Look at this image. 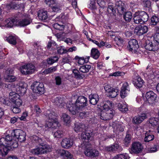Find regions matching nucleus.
<instances>
[{
  "instance_id": "61",
  "label": "nucleus",
  "mask_w": 159,
  "mask_h": 159,
  "mask_svg": "<svg viewBox=\"0 0 159 159\" xmlns=\"http://www.w3.org/2000/svg\"><path fill=\"white\" fill-rule=\"evenodd\" d=\"M7 98H4L1 97L0 98V102L2 103L5 104L6 105H10V102L8 100H7Z\"/></svg>"
},
{
  "instance_id": "6",
  "label": "nucleus",
  "mask_w": 159,
  "mask_h": 159,
  "mask_svg": "<svg viewBox=\"0 0 159 159\" xmlns=\"http://www.w3.org/2000/svg\"><path fill=\"white\" fill-rule=\"evenodd\" d=\"M141 43H142V46L144 47L147 50L155 51L158 49L157 45L153 44L151 41L148 39H143Z\"/></svg>"
},
{
  "instance_id": "14",
  "label": "nucleus",
  "mask_w": 159,
  "mask_h": 159,
  "mask_svg": "<svg viewBox=\"0 0 159 159\" xmlns=\"http://www.w3.org/2000/svg\"><path fill=\"white\" fill-rule=\"evenodd\" d=\"M16 16L15 18H9L6 20L4 22V25H1L0 27L6 28H11L13 26H17V19Z\"/></svg>"
},
{
  "instance_id": "40",
  "label": "nucleus",
  "mask_w": 159,
  "mask_h": 159,
  "mask_svg": "<svg viewBox=\"0 0 159 159\" xmlns=\"http://www.w3.org/2000/svg\"><path fill=\"white\" fill-rule=\"evenodd\" d=\"M91 113L88 111H83L80 112L79 114V117L80 119H89V117Z\"/></svg>"
},
{
  "instance_id": "1",
  "label": "nucleus",
  "mask_w": 159,
  "mask_h": 159,
  "mask_svg": "<svg viewBox=\"0 0 159 159\" xmlns=\"http://www.w3.org/2000/svg\"><path fill=\"white\" fill-rule=\"evenodd\" d=\"M87 98L84 96H79L75 104H67L66 107L70 113L75 115L79 110L84 109L88 105Z\"/></svg>"
},
{
  "instance_id": "25",
  "label": "nucleus",
  "mask_w": 159,
  "mask_h": 159,
  "mask_svg": "<svg viewBox=\"0 0 159 159\" xmlns=\"http://www.w3.org/2000/svg\"><path fill=\"white\" fill-rule=\"evenodd\" d=\"M27 85L26 83L21 82L19 84V86L16 88V91L21 94H24L27 90Z\"/></svg>"
},
{
  "instance_id": "37",
  "label": "nucleus",
  "mask_w": 159,
  "mask_h": 159,
  "mask_svg": "<svg viewBox=\"0 0 159 159\" xmlns=\"http://www.w3.org/2000/svg\"><path fill=\"white\" fill-rule=\"evenodd\" d=\"M138 12H136L133 15V20L134 23L136 24H143V22L140 19V16H139Z\"/></svg>"
},
{
  "instance_id": "58",
  "label": "nucleus",
  "mask_w": 159,
  "mask_h": 159,
  "mask_svg": "<svg viewBox=\"0 0 159 159\" xmlns=\"http://www.w3.org/2000/svg\"><path fill=\"white\" fill-rule=\"evenodd\" d=\"M57 68L56 66L52 67L45 70L44 71V72L46 74L51 73L56 71L57 70Z\"/></svg>"
},
{
  "instance_id": "46",
  "label": "nucleus",
  "mask_w": 159,
  "mask_h": 159,
  "mask_svg": "<svg viewBox=\"0 0 159 159\" xmlns=\"http://www.w3.org/2000/svg\"><path fill=\"white\" fill-rule=\"evenodd\" d=\"M149 122L153 126L157 125L159 123V116L157 118H151L149 120Z\"/></svg>"
},
{
  "instance_id": "17",
  "label": "nucleus",
  "mask_w": 159,
  "mask_h": 159,
  "mask_svg": "<svg viewBox=\"0 0 159 159\" xmlns=\"http://www.w3.org/2000/svg\"><path fill=\"white\" fill-rule=\"evenodd\" d=\"M129 91V84L127 82L124 83L121 88L120 92V96L121 98H125L128 92Z\"/></svg>"
},
{
  "instance_id": "5",
  "label": "nucleus",
  "mask_w": 159,
  "mask_h": 159,
  "mask_svg": "<svg viewBox=\"0 0 159 159\" xmlns=\"http://www.w3.org/2000/svg\"><path fill=\"white\" fill-rule=\"evenodd\" d=\"M50 150V146L48 145L39 146L37 148L31 149L30 152L36 155L47 153Z\"/></svg>"
},
{
  "instance_id": "7",
  "label": "nucleus",
  "mask_w": 159,
  "mask_h": 159,
  "mask_svg": "<svg viewBox=\"0 0 159 159\" xmlns=\"http://www.w3.org/2000/svg\"><path fill=\"white\" fill-rule=\"evenodd\" d=\"M31 88L33 92L39 94H42L44 92V88L43 83L35 81L31 85Z\"/></svg>"
},
{
  "instance_id": "31",
  "label": "nucleus",
  "mask_w": 159,
  "mask_h": 159,
  "mask_svg": "<svg viewBox=\"0 0 159 159\" xmlns=\"http://www.w3.org/2000/svg\"><path fill=\"white\" fill-rule=\"evenodd\" d=\"M92 133L87 132L84 131L81 134V138L82 140H86L87 142L89 141L92 139L93 138L91 136Z\"/></svg>"
},
{
  "instance_id": "41",
  "label": "nucleus",
  "mask_w": 159,
  "mask_h": 159,
  "mask_svg": "<svg viewBox=\"0 0 159 159\" xmlns=\"http://www.w3.org/2000/svg\"><path fill=\"white\" fill-rule=\"evenodd\" d=\"M58 59L59 57L57 56L51 57L47 60L48 63L49 65H52L54 63L57 62Z\"/></svg>"
},
{
  "instance_id": "50",
  "label": "nucleus",
  "mask_w": 159,
  "mask_h": 159,
  "mask_svg": "<svg viewBox=\"0 0 159 159\" xmlns=\"http://www.w3.org/2000/svg\"><path fill=\"white\" fill-rule=\"evenodd\" d=\"M57 53L59 54L65 53L67 52V50L64 48V47L63 46L57 47Z\"/></svg>"
},
{
  "instance_id": "18",
  "label": "nucleus",
  "mask_w": 159,
  "mask_h": 159,
  "mask_svg": "<svg viewBox=\"0 0 159 159\" xmlns=\"http://www.w3.org/2000/svg\"><path fill=\"white\" fill-rule=\"evenodd\" d=\"M116 9L120 14H122L125 12L126 9L125 6L124 2L121 1L116 2L115 3Z\"/></svg>"
},
{
  "instance_id": "24",
  "label": "nucleus",
  "mask_w": 159,
  "mask_h": 159,
  "mask_svg": "<svg viewBox=\"0 0 159 159\" xmlns=\"http://www.w3.org/2000/svg\"><path fill=\"white\" fill-rule=\"evenodd\" d=\"M0 159H5V157L7 155L10 150L9 147L4 145H0Z\"/></svg>"
},
{
  "instance_id": "4",
  "label": "nucleus",
  "mask_w": 159,
  "mask_h": 159,
  "mask_svg": "<svg viewBox=\"0 0 159 159\" xmlns=\"http://www.w3.org/2000/svg\"><path fill=\"white\" fill-rule=\"evenodd\" d=\"M46 116L47 122L46 124V127L49 128H53V124L56 123L57 121L55 113L52 112L47 111L46 113Z\"/></svg>"
},
{
  "instance_id": "10",
  "label": "nucleus",
  "mask_w": 159,
  "mask_h": 159,
  "mask_svg": "<svg viewBox=\"0 0 159 159\" xmlns=\"http://www.w3.org/2000/svg\"><path fill=\"white\" fill-rule=\"evenodd\" d=\"M34 66L31 64H28L22 66L20 68L21 73L24 75L30 74L35 70Z\"/></svg>"
},
{
  "instance_id": "54",
  "label": "nucleus",
  "mask_w": 159,
  "mask_h": 159,
  "mask_svg": "<svg viewBox=\"0 0 159 159\" xmlns=\"http://www.w3.org/2000/svg\"><path fill=\"white\" fill-rule=\"evenodd\" d=\"M20 107L16 105L11 106L10 107V110L14 113H18L21 111V110L19 108Z\"/></svg>"
},
{
  "instance_id": "28",
  "label": "nucleus",
  "mask_w": 159,
  "mask_h": 159,
  "mask_svg": "<svg viewBox=\"0 0 159 159\" xmlns=\"http://www.w3.org/2000/svg\"><path fill=\"white\" fill-rule=\"evenodd\" d=\"M132 136L129 130H128L126 133V135L123 140L124 143L126 147H127L128 145L130 143Z\"/></svg>"
},
{
  "instance_id": "59",
  "label": "nucleus",
  "mask_w": 159,
  "mask_h": 159,
  "mask_svg": "<svg viewBox=\"0 0 159 159\" xmlns=\"http://www.w3.org/2000/svg\"><path fill=\"white\" fill-rule=\"evenodd\" d=\"M87 121L90 123L93 124L96 123L97 120L96 118L94 116H93L91 113L89 117V119H87Z\"/></svg>"
},
{
  "instance_id": "11",
  "label": "nucleus",
  "mask_w": 159,
  "mask_h": 159,
  "mask_svg": "<svg viewBox=\"0 0 159 159\" xmlns=\"http://www.w3.org/2000/svg\"><path fill=\"white\" fill-rule=\"evenodd\" d=\"M142 144L139 142H136L132 143L129 152L132 154H138L142 152Z\"/></svg>"
},
{
  "instance_id": "13",
  "label": "nucleus",
  "mask_w": 159,
  "mask_h": 159,
  "mask_svg": "<svg viewBox=\"0 0 159 159\" xmlns=\"http://www.w3.org/2000/svg\"><path fill=\"white\" fill-rule=\"evenodd\" d=\"M157 95L152 91L147 92L145 94L146 101L150 104H152L157 102Z\"/></svg>"
},
{
  "instance_id": "42",
  "label": "nucleus",
  "mask_w": 159,
  "mask_h": 159,
  "mask_svg": "<svg viewBox=\"0 0 159 159\" xmlns=\"http://www.w3.org/2000/svg\"><path fill=\"white\" fill-rule=\"evenodd\" d=\"M91 67V66L90 65H83L80 67L79 70L80 72L83 73H87L89 71Z\"/></svg>"
},
{
  "instance_id": "27",
  "label": "nucleus",
  "mask_w": 159,
  "mask_h": 159,
  "mask_svg": "<svg viewBox=\"0 0 159 159\" xmlns=\"http://www.w3.org/2000/svg\"><path fill=\"white\" fill-rule=\"evenodd\" d=\"M139 16H140L141 20L143 24H145L148 20V16L147 13L145 11H138Z\"/></svg>"
},
{
  "instance_id": "52",
  "label": "nucleus",
  "mask_w": 159,
  "mask_h": 159,
  "mask_svg": "<svg viewBox=\"0 0 159 159\" xmlns=\"http://www.w3.org/2000/svg\"><path fill=\"white\" fill-rule=\"evenodd\" d=\"M159 148V145L158 144H154L152 147L148 148V151L149 152L152 153L157 151Z\"/></svg>"
},
{
  "instance_id": "12",
  "label": "nucleus",
  "mask_w": 159,
  "mask_h": 159,
  "mask_svg": "<svg viewBox=\"0 0 159 159\" xmlns=\"http://www.w3.org/2000/svg\"><path fill=\"white\" fill-rule=\"evenodd\" d=\"M115 113V111L113 110L108 111H102L100 114V118L103 120H106L111 119Z\"/></svg>"
},
{
  "instance_id": "16",
  "label": "nucleus",
  "mask_w": 159,
  "mask_h": 159,
  "mask_svg": "<svg viewBox=\"0 0 159 159\" xmlns=\"http://www.w3.org/2000/svg\"><path fill=\"white\" fill-rule=\"evenodd\" d=\"M148 30V27L145 25H140L136 27L134 33L138 35L141 36L146 33Z\"/></svg>"
},
{
  "instance_id": "33",
  "label": "nucleus",
  "mask_w": 159,
  "mask_h": 159,
  "mask_svg": "<svg viewBox=\"0 0 159 159\" xmlns=\"http://www.w3.org/2000/svg\"><path fill=\"white\" fill-rule=\"evenodd\" d=\"M133 83L134 86L138 88H141L144 83L143 80L140 77H138L137 80L133 81Z\"/></svg>"
},
{
  "instance_id": "8",
  "label": "nucleus",
  "mask_w": 159,
  "mask_h": 159,
  "mask_svg": "<svg viewBox=\"0 0 159 159\" xmlns=\"http://www.w3.org/2000/svg\"><path fill=\"white\" fill-rule=\"evenodd\" d=\"M9 99L16 106L20 107L22 104V101L20 96L15 92L9 93Z\"/></svg>"
},
{
  "instance_id": "39",
  "label": "nucleus",
  "mask_w": 159,
  "mask_h": 159,
  "mask_svg": "<svg viewBox=\"0 0 159 159\" xmlns=\"http://www.w3.org/2000/svg\"><path fill=\"white\" fill-rule=\"evenodd\" d=\"M91 56L94 59H97L100 56V53L98 49L93 48L91 51Z\"/></svg>"
},
{
  "instance_id": "51",
  "label": "nucleus",
  "mask_w": 159,
  "mask_h": 159,
  "mask_svg": "<svg viewBox=\"0 0 159 159\" xmlns=\"http://www.w3.org/2000/svg\"><path fill=\"white\" fill-rule=\"evenodd\" d=\"M52 134L54 138H60L62 137L63 135V132L61 130H58L56 131L53 132Z\"/></svg>"
},
{
  "instance_id": "56",
  "label": "nucleus",
  "mask_w": 159,
  "mask_h": 159,
  "mask_svg": "<svg viewBox=\"0 0 159 159\" xmlns=\"http://www.w3.org/2000/svg\"><path fill=\"white\" fill-rule=\"evenodd\" d=\"M63 119L64 121L66 124H69L70 122V117L69 116L65 113H63L62 115Z\"/></svg>"
},
{
  "instance_id": "53",
  "label": "nucleus",
  "mask_w": 159,
  "mask_h": 159,
  "mask_svg": "<svg viewBox=\"0 0 159 159\" xmlns=\"http://www.w3.org/2000/svg\"><path fill=\"white\" fill-rule=\"evenodd\" d=\"M4 77L6 80L9 82H14L16 79V78L14 76L12 75H5Z\"/></svg>"
},
{
  "instance_id": "63",
  "label": "nucleus",
  "mask_w": 159,
  "mask_h": 159,
  "mask_svg": "<svg viewBox=\"0 0 159 159\" xmlns=\"http://www.w3.org/2000/svg\"><path fill=\"white\" fill-rule=\"evenodd\" d=\"M143 3L144 7L149 8L151 7V3L149 0H144Z\"/></svg>"
},
{
  "instance_id": "38",
  "label": "nucleus",
  "mask_w": 159,
  "mask_h": 159,
  "mask_svg": "<svg viewBox=\"0 0 159 159\" xmlns=\"http://www.w3.org/2000/svg\"><path fill=\"white\" fill-rule=\"evenodd\" d=\"M132 17V13L130 11L126 12L123 14V18L127 22L130 21Z\"/></svg>"
},
{
  "instance_id": "15",
  "label": "nucleus",
  "mask_w": 159,
  "mask_h": 159,
  "mask_svg": "<svg viewBox=\"0 0 159 159\" xmlns=\"http://www.w3.org/2000/svg\"><path fill=\"white\" fill-rule=\"evenodd\" d=\"M84 153L86 156L92 158L96 157L99 155L97 150L91 147L86 148L84 151Z\"/></svg>"
},
{
  "instance_id": "22",
  "label": "nucleus",
  "mask_w": 159,
  "mask_h": 159,
  "mask_svg": "<svg viewBox=\"0 0 159 159\" xmlns=\"http://www.w3.org/2000/svg\"><path fill=\"white\" fill-rule=\"evenodd\" d=\"M61 143L63 148L68 149L72 147L73 145V142L70 139L65 138L62 140Z\"/></svg>"
},
{
  "instance_id": "26",
  "label": "nucleus",
  "mask_w": 159,
  "mask_h": 159,
  "mask_svg": "<svg viewBox=\"0 0 159 159\" xmlns=\"http://www.w3.org/2000/svg\"><path fill=\"white\" fill-rule=\"evenodd\" d=\"M23 4L12 2L7 5V7L8 9H17L23 7Z\"/></svg>"
},
{
  "instance_id": "32",
  "label": "nucleus",
  "mask_w": 159,
  "mask_h": 159,
  "mask_svg": "<svg viewBox=\"0 0 159 159\" xmlns=\"http://www.w3.org/2000/svg\"><path fill=\"white\" fill-rule=\"evenodd\" d=\"M62 7V5L59 3H54L51 6L52 11L56 12H61Z\"/></svg>"
},
{
  "instance_id": "3",
  "label": "nucleus",
  "mask_w": 159,
  "mask_h": 159,
  "mask_svg": "<svg viewBox=\"0 0 159 159\" xmlns=\"http://www.w3.org/2000/svg\"><path fill=\"white\" fill-rule=\"evenodd\" d=\"M11 134L15 140L17 139L20 142H24L26 140V133L21 130L18 129L12 130Z\"/></svg>"
},
{
  "instance_id": "21",
  "label": "nucleus",
  "mask_w": 159,
  "mask_h": 159,
  "mask_svg": "<svg viewBox=\"0 0 159 159\" xmlns=\"http://www.w3.org/2000/svg\"><path fill=\"white\" fill-rule=\"evenodd\" d=\"M39 19L43 22H47L49 19L47 12L45 11L40 10L38 13Z\"/></svg>"
},
{
  "instance_id": "43",
  "label": "nucleus",
  "mask_w": 159,
  "mask_h": 159,
  "mask_svg": "<svg viewBox=\"0 0 159 159\" xmlns=\"http://www.w3.org/2000/svg\"><path fill=\"white\" fill-rule=\"evenodd\" d=\"M16 36H10L7 38V40L10 43L15 45L16 43Z\"/></svg>"
},
{
  "instance_id": "62",
  "label": "nucleus",
  "mask_w": 159,
  "mask_h": 159,
  "mask_svg": "<svg viewBox=\"0 0 159 159\" xmlns=\"http://www.w3.org/2000/svg\"><path fill=\"white\" fill-rule=\"evenodd\" d=\"M34 111L36 113V116H38L39 115V114L41 112V111L40 108L36 105H35L34 106Z\"/></svg>"
},
{
  "instance_id": "44",
  "label": "nucleus",
  "mask_w": 159,
  "mask_h": 159,
  "mask_svg": "<svg viewBox=\"0 0 159 159\" xmlns=\"http://www.w3.org/2000/svg\"><path fill=\"white\" fill-rule=\"evenodd\" d=\"M118 94V90L114 88L111 89V91L107 93V95L111 98L116 97Z\"/></svg>"
},
{
  "instance_id": "9",
  "label": "nucleus",
  "mask_w": 159,
  "mask_h": 159,
  "mask_svg": "<svg viewBox=\"0 0 159 159\" xmlns=\"http://www.w3.org/2000/svg\"><path fill=\"white\" fill-rule=\"evenodd\" d=\"M23 15L21 13H19L16 16L17 19V26L20 27H24L30 23V20L28 18H23Z\"/></svg>"
},
{
  "instance_id": "36",
  "label": "nucleus",
  "mask_w": 159,
  "mask_h": 159,
  "mask_svg": "<svg viewBox=\"0 0 159 159\" xmlns=\"http://www.w3.org/2000/svg\"><path fill=\"white\" fill-rule=\"evenodd\" d=\"M154 138V135L149 130L148 132H147L145 134L144 141L145 142H148L153 140Z\"/></svg>"
},
{
  "instance_id": "30",
  "label": "nucleus",
  "mask_w": 159,
  "mask_h": 159,
  "mask_svg": "<svg viewBox=\"0 0 159 159\" xmlns=\"http://www.w3.org/2000/svg\"><path fill=\"white\" fill-rule=\"evenodd\" d=\"M90 103L93 105L96 104L99 100V96L97 94H91L89 96Z\"/></svg>"
},
{
  "instance_id": "55",
  "label": "nucleus",
  "mask_w": 159,
  "mask_h": 159,
  "mask_svg": "<svg viewBox=\"0 0 159 159\" xmlns=\"http://www.w3.org/2000/svg\"><path fill=\"white\" fill-rule=\"evenodd\" d=\"M97 3L96 0H91L89 4V8L92 10H95L97 8L96 5Z\"/></svg>"
},
{
  "instance_id": "47",
  "label": "nucleus",
  "mask_w": 159,
  "mask_h": 159,
  "mask_svg": "<svg viewBox=\"0 0 159 159\" xmlns=\"http://www.w3.org/2000/svg\"><path fill=\"white\" fill-rule=\"evenodd\" d=\"M73 73L74 74L75 77L76 78L82 79L84 77V75L80 74L79 70L76 69L73 70Z\"/></svg>"
},
{
  "instance_id": "35",
  "label": "nucleus",
  "mask_w": 159,
  "mask_h": 159,
  "mask_svg": "<svg viewBox=\"0 0 159 159\" xmlns=\"http://www.w3.org/2000/svg\"><path fill=\"white\" fill-rule=\"evenodd\" d=\"M33 140L38 144L39 146H44L47 145L44 143V140L42 138L39 137L37 136H34L33 138Z\"/></svg>"
},
{
  "instance_id": "57",
  "label": "nucleus",
  "mask_w": 159,
  "mask_h": 159,
  "mask_svg": "<svg viewBox=\"0 0 159 159\" xmlns=\"http://www.w3.org/2000/svg\"><path fill=\"white\" fill-rule=\"evenodd\" d=\"M107 10L109 13L114 14L116 13V9L112 5H109L108 8H107Z\"/></svg>"
},
{
  "instance_id": "29",
  "label": "nucleus",
  "mask_w": 159,
  "mask_h": 159,
  "mask_svg": "<svg viewBox=\"0 0 159 159\" xmlns=\"http://www.w3.org/2000/svg\"><path fill=\"white\" fill-rule=\"evenodd\" d=\"M74 130L77 133L83 132L85 131L86 127L84 124L82 123H78L75 125L74 128Z\"/></svg>"
},
{
  "instance_id": "19",
  "label": "nucleus",
  "mask_w": 159,
  "mask_h": 159,
  "mask_svg": "<svg viewBox=\"0 0 159 159\" xmlns=\"http://www.w3.org/2000/svg\"><path fill=\"white\" fill-rule=\"evenodd\" d=\"M146 118V114H142L134 117L132 119V122L134 124L138 125L141 123Z\"/></svg>"
},
{
  "instance_id": "49",
  "label": "nucleus",
  "mask_w": 159,
  "mask_h": 159,
  "mask_svg": "<svg viewBox=\"0 0 159 159\" xmlns=\"http://www.w3.org/2000/svg\"><path fill=\"white\" fill-rule=\"evenodd\" d=\"M67 151L64 150L63 149H58L56 151V153L59 156H61L64 159H65L66 154Z\"/></svg>"
},
{
  "instance_id": "34",
  "label": "nucleus",
  "mask_w": 159,
  "mask_h": 159,
  "mask_svg": "<svg viewBox=\"0 0 159 159\" xmlns=\"http://www.w3.org/2000/svg\"><path fill=\"white\" fill-rule=\"evenodd\" d=\"M103 105L102 108L103 109V111H108V110H112L111 107L112 106V102L109 100L105 101L103 103Z\"/></svg>"
},
{
  "instance_id": "2",
  "label": "nucleus",
  "mask_w": 159,
  "mask_h": 159,
  "mask_svg": "<svg viewBox=\"0 0 159 159\" xmlns=\"http://www.w3.org/2000/svg\"><path fill=\"white\" fill-rule=\"evenodd\" d=\"M13 136L11 134H6L0 139V145L5 146L9 147L12 146L13 148L17 146V143L14 140Z\"/></svg>"
},
{
  "instance_id": "48",
  "label": "nucleus",
  "mask_w": 159,
  "mask_h": 159,
  "mask_svg": "<svg viewBox=\"0 0 159 159\" xmlns=\"http://www.w3.org/2000/svg\"><path fill=\"white\" fill-rule=\"evenodd\" d=\"M129 157L126 153L118 154L115 156L113 159H129Z\"/></svg>"
},
{
  "instance_id": "45",
  "label": "nucleus",
  "mask_w": 159,
  "mask_h": 159,
  "mask_svg": "<svg viewBox=\"0 0 159 159\" xmlns=\"http://www.w3.org/2000/svg\"><path fill=\"white\" fill-rule=\"evenodd\" d=\"M151 25H155L159 22V16L156 15L153 16L151 18Z\"/></svg>"
},
{
  "instance_id": "20",
  "label": "nucleus",
  "mask_w": 159,
  "mask_h": 159,
  "mask_svg": "<svg viewBox=\"0 0 159 159\" xmlns=\"http://www.w3.org/2000/svg\"><path fill=\"white\" fill-rule=\"evenodd\" d=\"M128 44V48L130 51H136L139 47L137 41L134 39L130 40Z\"/></svg>"
},
{
  "instance_id": "23",
  "label": "nucleus",
  "mask_w": 159,
  "mask_h": 159,
  "mask_svg": "<svg viewBox=\"0 0 159 159\" xmlns=\"http://www.w3.org/2000/svg\"><path fill=\"white\" fill-rule=\"evenodd\" d=\"M107 151L109 152H120L121 151L123 148L122 147L116 143H115L114 144L111 146H108L106 148Z\"/></svg>"
},
{
  "instance_id": "60",
  "label": "nucleus",
  "mask_w": 159,
  "mask_h": 159,
  "mask_svg": "<svg viewBox=\"0 0 159 159\" xmlns=\"http://www.w3.org/2000/svg\"><path fill=\"white\" fill-rule=\"evenodd\" d=\"M115 40L116 42V44L118 45H120L123 43V39L120 37H116Z\"/></svg>"
},
{
  "instance_id": "64",
  "label": "nucleus",
  "mask_w": 159,
  "mask_h": 159,
  "mask_svg": "<svg viewBox=\"0 0 159 159\" xmlns=\"http://www.w3.org/2000/svg\"><path fill=\"white\" fill-rule=\"evenodd\" d=\"M97 4L99 6V7H105V2L102 0H96Z\"/></svg>"
}]
</instances>
